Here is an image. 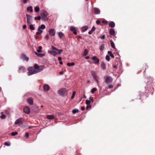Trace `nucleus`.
<instances>
[{"mask_svg":"<svg viewBox=\"0 0 155 155\" xmlns=\"http://www.w3.org/2000/svg\"><path fill=\"white\" fill-rule=\"evenodd\" d=\"M26 15L27 17V21L28 23L29 24L31 23V19L32 18V16L28 14H26Z\"/></svg>","mask_w":155,"mask_h":155,"instance_id":"obj_11","label":"nucleus"},{"mask_svg":"<svg viewBox=\"0 0 155 155\" xmlns=\"http://www.w3.org/2000/svg\"><path fill=\"white\" fill-rule=\"evenodd\" d=\"M91 75L93 77V78L96 80L97 83L98 82L97 80V78L96 76V72L94 71H91Z\"/></svg>","mask_w":155,"mask_h":155,"instance_id":"obj_6","label":"nucleus"},{"mask_svg":"<svg viewBox=\"0 0 155 155\" xmlns=\"http://www.w3.org/2000/svg\"><path fill=\"white\" fill-rule=\"evenodd\" d=\"M52 48L53 50H56V51H57V49H58L57 48H56L55 47H54L53 46H52Z\"/></svg>","mask_w":155,"mask_h":155,"instance_id":"obj_52","label":"nucleus"},{"mask_svg":"<svg viewBox=\"0 0 155 155\" xmlns=\"http://www.w3.org/2000/svg\"><path fill=\"white\" fill-rule=\"evenodd\" d=\"M27 27V26L26 25H24L23 26V28L24 29H25V28H26Z\"/></svg>","mask_w":155,"mask_h":155,"instance_id":"obj_53","label":"nucleus"},{"mask_svg":"<svg viewBox=\"0 0 155 155\" xmlns=\"http://www.w3.org/2000/svg\"><path fill=\"white\" fill-rule=\"evenodd\" d=\"M59 63L60 64H63V62L62 61H60Z\"/></svg>","mask_w":155,"mask_h":155,"instance_id":"obj_61","label":"nucleus"},{"mask_svg":"<svg viewBox=\"0 0 155 155\" xmlns=\"http://www.w3.org/2000/svg\"><path fill=\"white\" fill-rule=\"evenodd\" d=\"M113 86L112 84H110L108 85V88H113Z\"/></svg>","mask_w":155,"mask_h":155,"instance_id":"obj_46","label":"nucleus"},{"mask_svg":"<svg viewBox=\"0 0 155 155\" xmlns=\"http://www.w3.org/2000/svg\"><path fill=\"white\" fill-rule=\"evenodd\" d=\"M0 117L2 119H4L5 118V116L4 114H2L1 116Z\"/></svg>","mask_w":155,"mask_h":155,"instance_id":"obj_41","label":"nucleus"},{"mask_svg":"<svg viewBox=\"0 0 155 155\" xmlns=\"http://www.w3.org/2000/svg\"><path fill=\"white\" fill-rule=\"evenodd\" d=\"M41 19V17L40 16H38L37 17H35V20H37V19L38 20H40Z\"/></svg>","mask_w":155,"mask_h":155,"instance_id":"obj_42","label":"nucleus"},{"mask_svg":"<svg viewBox=\"0 0 155 155\" xmlns=\"http://www.w3.org/2000/svg\"><path fill=\"white\" fill-rule=\"evenodd\" d=\"M39 49L37 50V51L38 53H40L41 52V49H42V47L41 46H39L38 47Z\"/></svg>","mask_w":155,"mask_h":155,"instance_id":"obj_30","label":"nucleus"},{"mask_svg":"<svg viewBox=\"0 0 155 155\" xmlns=\"http://www.w3.org/2000/svg\"><path fill=\"white\" fill-rule=\"evenodd\" d=\"M85 109V108L84 107H81V110H84Z\"/></svg>","mask_w":155,"mask_h":155,"instance_id":"obj_55","label":"nucleus"},{"mask_svg":"<svg viewBox=\"0 0 155 155\" xmlns=\"http://www.w3.org/2000/svg\"><path fill=\"white\" fill-rule=\"evenodd\" d=\"M11 134L12 136H14L18 134V133L17 132H12L11 133Z\"/></svg>","mask_w":155,"mask_h":155,"instance_id":"obj_34","label":"nucleus"},{"mask_svg":"<svg viewBox=\"0 0 155 155\" xmlns=\"http://www.w3.org/2000/svg\"><path fill=\"white\" fill-rule=\"evenodd\" d=\"M109 26L111 28H113L115 26V23L113 21L110 22L109 23Z\"/></svg>","mask_w":155,"mask_h":155,"instance_id":"obj_16","label":"nucleus"},{"mask_svg":"<svg viewBox=\"0 0 155 155\" xmlns=\"http://www.w3.org/2000/svg\"><path fill=\"white\" fill-rule=\"evenodd\" d=\"M88 53V51L87 49H85L84 50L83 55L84 56H86Z\"/></svg>","mask_w":155,"mask_h":155,"instance_id":"obj_26","label":"nucleus"},{"mask_svg":"<svg viewBox=\"0 0 155 155\" xmlns=\"http://www.w3.org/2000/svg\"><path fill=\"white\" fill-rule=\"evenodd\" d=\"M97 91V89L95 88H92L91 90V92L92 93H94Z\"/></svg>","mask_w":155,"mask_h":155,"instance_id":"obj_38","label":"nucleus"},{"mask_svg":"<svg viewBox=\"0 0 155 155\" xmlns=\"http://www.w3.org/2000/svg\"><path fill=\"white\" fill-rule=\"evenodd\" d=\"M4 144L6 146H9L10 145V143L7 142H5Z\"/></svg>","mask_w":155,"mask_h":155,"instance_id":"obj_45","label":"nucleus"},{"mask_svg":"<svg viewBox=\"0 0 155 155\" xmlns=\"http://www.w3.org/2000/svg\"><path fill=\"white\" fill-rule=\"evenodd\" d=\"M50 53L54 55V56L57 54V52L55 51H51L50 52Z\"/></svg>","mask_w":155,"mask_h":155,"instance_id":"obj_24","label":"nucleus"},{"mask_svg":"<svg viewBox=\"0 0 155 155\" xmlns=\"http://www.w3.org/2000/svg\"><path fill=\"white\" fill-rule=\"evenodd\" d=\"M35 53L36 55L40 57H42L45 55V54H39L37 53L36 52H35Z\"/></svg>","mask_w":155,"mask_h":155,"instance_id":"obj_20","label":"nucleus"},{"mask_svg":"<svg viewBox=\"0 0 155 155\" xmlns=\"http://www.w3.org/2000/svg\"><path fill=\"white\" fill-rule=\"evenodd\" d=\"M75 94H76L75 91H74L73 92L72 95V96L71 97V99H73L74 98V97L75 96Z\"/></svg>","mask_w":155,"mask_h":155,"instance_id":"obj_33","label":"nucleus"},{"mask_svg":"<svg viewBox=\"0 0 155 155\" xmlns=\"http://www.w3.org/2000/svg\"><path fill=\"white\" fill-rule=\"evenodd\" d=\"M70 29H75L73 27L71 26L70 27Z\"/></svg>","mask_w":155,"mask_h":155,"instance_id":"obj_60","label":"nucleus"},{"mask_svg":"<svg viewBox=\"0 0 155 155\" xmlns=\"http://www.w3.org/2000/svg\"><path fill=\"white\" fill-rule=\"evenodd\" d=\"M60 74H61V75H62L63 74V73L62 72V71H60Z\"/></svg>","mask_w":155,"mask_h":155,"instance_id":"obj_63","label":"nucleus"},{"mask_svg":"<svg viewBox=\"0 0 155 155\" xmlns=\"http://www.w3.org/2000/svg\"><path fill=\"white\" fill-rule=\"evenodd\" d=\"M71 31H73L74 34V35L77 34V32L76 31V30H71Z\"/></svg>","mask_w":155,"mask_h":155,"instance_id":"obj_44","label":"nucleus"},{"mask_svg":"<svg viewBox=\"0 0 155 155\" xmlns=\"http://www.w3.org/2000/svg\"><path fill=\"white\" fill-rule=\"evenodd\" d=\"M49 36L48 35H47L46 36V37H45V38L47 39H48L49 38Z\"/></svg>","mask_w":155,"mask_h":155,"instance_id":"obj_58","label":"nucleus"},{"mask_svg":"<svg viewBox=\"0 0 155 155\" xmlns=\"http://www.w3.org/2000/svg\"><path fill=\"white\" fill-rule=\"evenodd\" d=\"M30 29H34V27L33 26V25H30Z\"/></svg>","mask_w":155,"mask_h":155,"instance_id":"obj_47","label":"nucleus"},{"mask_svg":"<svg viewBox=\"0 0 155 155\" xmlns=\"http://www.w3.org/2000/svg\"><path fill=\"white\" fill-rule=\"evenodd\" d=\"M22 118H20L18 119H17L15 122V124H21L22 123Z\"/></svg>","mask_w":155,"mask_h":155,"instance_id":"obj_10","label":"nucleus"},{"mask_svg":"<svg viewBox=\"0 0 155 155\" xmlns=\"http://www.w3.org/2000/svg\"><path fill=\"white\" fill-rule=\"evenodd\" d=\"M27 101L28 104L31 105H32L33 104V99L31 97L28 98L27 99Z\"/></svg>","mask_w":155,"mask_h":155,"instance_id":"obj_9","label":"nucleus"},{"mask_svg":"<svg viewBox=\"0 0 155 155\" xmlns=\"http://www.w3.org/2000/svg\"><path fill=\"white\" fill-rule=\"evenodd\" d=\"M23 111L25 113L27 114H29L30 113V108L28 106L25 107L24 108Z\"/></svg>","mask_w":155,"mask_h":155,"instance_id":"obj_8","label":"nucleus"},{"mask_svg":"<svg viewBox=\"0 0 155 155\" xmlns=\"http://www.w3.org/2000/svg\"><path fill=\"white\" fill-rule=\"evenodd\" d=\"M103 23H105V24H107L108 23L107 21H103Z\"/></svg>","mask_w":155,"mask_h":155,"instance_id":"obj_59","label":"nucleus"},{"mask_svg":"<svg viewBox=\"0 0 155 155\" xmlns=\"http://www.w3.org/2000/svg\"><path fill=\"white\" fill-rule=\"evenodd\" d=\"M101 67L102 68L105 70L106 68V66L105 63L104 62H102L101 64Z\"/></svg>","mask_w":155,"mask_h":155,"instance_id":"obj_18","label":"nucleus"},{"mask_svg":"<svg viewBox=\"0 0 155 155\" xmlns=\"http://www.w3.org/2000/svg\"><path fill=\"white\" fill-rule=\"evenodd\" d=\"M95 30H91L89 32H88V34H92L93 32Z\"/></svg>","mask_w":155,"mask_h":155,"instance_id":"obj_43","label":"nucleus"},{"mask_svg":"<svg viewBox=\"0 0 155 155\" xmlns=\"http://www.w3.org/2000/svg\"><path fill=\"white\" fill-rule=\"evenodd\" d=\"M104 44H103L101 45L100 48V49L101 50L103 51L104 50Z\"/></svg>","mask_w":155,"mask_h":155,"instance_id":"obj_31","label":"nucleus"},{"mask_svg":"<svg viewBox=\"0 0 155 155\" xmlns=\"http://www.w3.org/2000/svg\"><path fill=\"white\" fill-rule=\"evenodd\" d=\"M27 10L28 11H30V12H33L32 7L31 6L28 7L27 8Z\"/></svg>","mask_w":155,"mask_h":155,"instance_id":"obj_22","label":"nucleus"},{"mask_svg":"<svg viewBox=\"0 0 155 155\" xmlns=\"http://www.w3.org/2000/svg\"><path fill=\"white\" fill-rule=\"evenodd\" d=\"M45 28V26L44 25H41L39 27L38 29H44Z\"/></svg>","mask_w":155,"mask_h":155,"instance_id":"obj_28","label":"nucleus"},{"mask_svg":"<svg viewBox=\"0 0 155 155\" xmlns=\"http://www.w3.org/2000/svg\"><path fill=\"white\" fill-rule=\"evenodd\" d=\"M105 58H106V59L108 61L110 60V59L109 56L108 55H107L106 56Z\"/></svg>","mask_w":155,"mask_h":155,"instance_id":"obj_36","label":"nucleus"},{"mask_svg":"<svg viewBox=\"0 0 155 155\" xmlns=\"http://www.w3.org/2000/svg\"><path fill=\"white\" fill-rule=\"evenodd\" d=\"M88 27L87 26H84L82 27L81 29H88Z\"/></svg>","mask_w":155,"mask_h":155,"instance_id":"obj_40","label":"nucleus"},{"mask_svg":"<svg viewBox=\"0 0 155 155\" xmlns=\"http://www.w3.org/2000/svg\"><path fill=\"white\" fill-rule=\"evenodd\" d=\"M79 111V110L78 109H74L72 110V113L74 114L77 113H78Z\"/></svg>","mask_w":155,"mask_h":155,"instance_id":"obj_32","label":"nucleus"},{"mask_svg":"<svg viewBox=\"0 0 155 155\" xmlns=\"http://www.w3.org/2000/svg\"><path fill=\"white\" fill-rule=\"evenodd\" d=\"M57 51H58V54H59L63 51V50L62 49L59 50L58 49H57Z\"/></svg>","mask_w":155,"mask_h":155,"instance_id":"obj_37","label":"nucleus"},{"mask_svg":"<svg viewBox=\"0 0 155 155\" xmlns=\"http://www.w3.org/2000/svg\"><path fill=\"white\" fill-rule=\"evenodd\" d=\"M38 31L36 33V34L37 36H36V38H39V37L38 35L40 34H41L42 33V32H43L42 30H38Z\"/></svg>","mask_w":155,"mask_h":155,"instance_id":"obj_17","label":"nucleus"},{"mask_svg":"<svg viewBox=\"0 0 155 155\" xmlns=\"http://www.w3.org/2000/svg\"><path fill=\"white\" fill-rule=\"evenodd\" d=\"M54 116L53 115H48L47 116V118L49 120H52L54 118Z\"/></svg>","mask_w":155,"mask_h":155,"instance_id":"obj_19","label":"nucleus"},{"mask_svg":"<svg viewBox=\"0 0 155 155\" xmlns=\"http://www.w3.org/2000/svg\"><path fill=\"white\" fill-rule=\"evenodd\" d=\"M48 15V14L46 11H43L41 13L42 20L45 21H47L48 19V18L47 17Z\"/></svg>","mask_w":155,"mask_h":155,"instance_id":"obj_2","label":"nucleus"},{"mask_svg":"<svg viewBox=\"0 0 155 155\" xmlns=\"http://www.w3.org/2000/svg\"><path fill=\"white\" fill-rule=\"evenodd\" d=\"M23 2L24 3H26L27 1V0H23Z\"/></svg>","mask_w":155,"mask_h":155,"instance_id":"obj_57","label":"nucleus"},{"mask_svg":"<svg viewBox=\"0 0 155 155\" xmlns=\"http://www.w3.org/2000/svg\"><path fill=\"white\" fill-rule=\"evenodd\" d=\"M21 58L24 60H25L27 61H28L29 59V58L27 57L26 55L24 54H21Z\"/></svg>","mask_w":155,"mask_h":155,"instance_id":"obj_12","label":"nucleus"},{"mask_svg":"<svg viewBox=\"0 0 155 155\" xmlns=\"http://www.w3.org/2000/svg\"><path fill=\"white\" fill-rule=\"evenodd\" d=\"M77 37H78V39H79V38H81V36H77Z\"/></svg>","mask_w":155,"mask_h":155,"instance_id":"obj_62","label":"nucleus"},{"mask_svg":"<svg viewBox=\"0 0 155 155\" xmlns=\"http://www.w3.org/2000/svg\"><path fill=\"white\" fill-rule=\"evenodd\" d=\"M113 67L114 68H116L117 67V66L116 65H113Z\"/></svg>","mask_w":155,"mask_h":155,"instance_id":"obj_64","label":"nucleus"},{"mask_svg":"<svg viewBox=\"0 0 155 155\" xmlns=\"http://www.w3.org/2000/svg\"><path fill=\"white\" fill-rule=\"evenodd\" d=\"M90 101H92V102H93L94 101V99H93V98L92 97H90L89 98Z\"/></svg>","mask_w":155,"mask_h":155,"instance_id":"obj_48","label":"nucleus"},{"mask_svg":"<svg viewBox=\"0 0 155 155\" xmlns=\"http://www.w3.org/2000/svg\"><path fill=\"white\" fill-rule=\"evenodd\" d=\"M91 105L87 106L86 107V109H87L88 108L91 107Z\"/></svg>","mask_w":155,"mask_h":155,"instance_id":"obj_54","label":"nucleus"},{"mask_svg":"<svg viewBox=\"0 0 155 155\" xmlns=\"http://www.w3.org/2000/svg\"><path fill=\"white\" fill-rule=\"evenodd\" d=\"M58 35L60 38H61L64 35L61 32L58 33Z\"/></svg>","mask_w":155,"mask_h":155,"instance_id":"obj_27","label":"nucleus"},{"mask_svg":"<svg viewBox=\"0 0 155 155\" xmlns=\"http://www.w3.org/2000/svg\"><path fill=\"white\" fill-rule=\"evenodd\" d=\"M91 103V101L89 100H86V104L87 105H88L90 104Z\"/></svg>","mask_w":155,"mask_h":155,"instance_id":"obj_39","label":"nucleus"},{"mask_svg":"<svg viewBox=\"0 0 155 155\" xmlns=\"http://www.w3.org/2000/svg\"><path fill=\"white\" fill-rule=\"evenodd\" d=\"M40 10L39 8L38 7H36L35 8V10L36 12H38Z\"/></svg>","mask_w":155,"mask_h":155,"instance_id":"obj_35","label":"nucleus"},{"mask_svg":"<svg viewBox=\"0 0 155 155\" xmlns=\"http://www.w3.org/2000/svg\"><path fill=\"white\" fill-rule=\"evenodd\" d=\"M25 136L27 137H28L29 136V134L28 133H26L25 134Z\"/></svg>","mask_w":155,"mask_h":155,"instance_id":"obj_49","label":"nucleus"},{"mask_svg":"<svg viewBox=\"0 0 155 155\" xmlns=\"http://www.w3.org/2000/svg\"><path fill=\"white\" fill-rule=\"evenodd\" d=\"M105 35H103V36H101L100 38L102 39H104L105 38Z\"/></svg>","mask_w":155,"mask_h":155,"instance_id":"obj_51","label":"nucleus"},{"mask_svg":"<svg viewBox=\"0 0 155 155\" xmlns=\"http://www.w3.org/2000/svg\"><path fill=\"white\" fill-rule=\"evenodd\" d=\"M74 65H75V63L74 62H71V63L68 62L67 63V65L68 66H74Z\"/></svg>","mask_w":155,"mask_h":155,"instance_id":"obj_25","label":"nucleus"},{"mask_svg":"<svg viewBox=\"0 0 155 155\" xmlns=\"http://www.w3.org/2000/svg\"><path fill=\"white\" fill-rule=\"evenodd\" d=\"M110 45H111V47L112 48H115L114 44V42L112 40L110 41Z\"/></svg>","mask_w":155,"mask_h":155,"instance_id":"obj_29","label":"nucleus"},{"mask_svg":"<svg viewBox=\"0 0 155 155\" xmlns=\"http://www.w3.org/2000/svg\"><path fill=\"white\" fill-rule=\"evenodd\" d=\"M49 32L50 36H54L55 35V31L54 30H49Z\"/></svg>","mask_w":155,"mask_h":155,"instance_id":"obj_13","label":"nucleus"},{"mask_svg":"<svg viewBox=\"0 0 155 155\" xmlns=\"http://www.w3.org/2000/svg\"><path fill=\"white\" fill-rule=\"evenodd\" d=\"M110 34L112 35H114L115 34L114 30H110Z\"/></svg>","mask_w":155,"mask_h":155,"instance_id":"obj_23","label":"nucleus"},{"mask_svg":"<svg viewBox=\"0 0 155 155\" xmlns=\"http://www.w3.org/2000/svg\"><path fill=\"white\" fill-rule=\"evenodd\" d=\"M108 54L112 58H114V55L112 54L111 51H108L107 52Z\"/></svg>","mask_w":155,"mask_h":155,"instance_id":"obj_21","label":"nucleus"},{"mask_svg":"<svg viewBox=\"0 0 155 155\" xmlns=\"http://www.w3.org/2000/svg\"><path fill=\"white\" fill-rule=\"evenodd\" d=\"M45 67L44 65L39 66L36 64H35L33 67H30L28 69V75H31L40 72L45 68Z\"/></svg>","mask_w":155,"mask_h":155,"instance_id":"obj_1","label":"nucleus"},{"mask_svg":"<svg viewBox=\"0 0 155 155\" xmlns=\"http://www.w3.org/2000/svg\"><path fill=\"white\" fill-rule=\"evenodd\" d=\"M105 82L107 84H110L113 81V79L112 77L109 76L105 78Z\"/></svg>","mask_w":155,"mask_h":155,"instance_id":"obj_4","label":"nucleus"},{"mask_svg":"<svg viewBox=\"0 0 155 155\" xmlns=\"http://www.w3.org/2000/svg\"><path fill=\"white\" fill-rule=\"evenodd\" d=\"M94 10L95 14H100V10L99 8H94Z\"/></svg>","mask_w":155,"mask_h":155,"instance_id":"obj_14","label":"nucleus"},{"mask_svg":"<svg viewBox=\"0 0 155 155\" xmlns=\"http://www.w3.org/2000/svg\"><path fill=\"white\" fill-rule=\"evenodd\" d=\"M26 71L25 68L22 66H21L19 67L18 72L19 73H24Z\"/></svg>","mask_w":155,"mask_h":155,"instance_id":"obj_7","label":"nucleus"},{"mask_svg":"<svg viewBox=\"0 0 155 155\" xmlns=\"http://www.w3.org/2000/svg\"><path fill=\"white\" fill-rule=\"evenodd\" d=\"M67 91V90L66 88H63L58 90V92L59 95L64 96Z\"/></svg>","mask_w":155,"mask_h":155,"instance_id":"obj_3","label":"nucleus"},{"mask_svg":"<svg viewBox=\"0 0 155 155\" xmlns=\"http://www.w3.org/2000/svg\"><path fill=\"white\" fill-rule=\"evenodd\" d=\"M43 88L45 91H48L50 89V87L47 84L43 86Z\"/></svg>","mask_w":155,"mask_h":155,"instance_id":"obj_15","label":"nucleus"},{"mask_svg":"<svg viewBox=\"0 0 155 155\" xmlns=\"http://www.w3.org/2000/svg\"><path fill=\"white\" fill-rule=\"evenodd\" d=\"M91 59L94 61L93 63L95 64H98L99 63V60L96 56H94L91 58Z\"/></svg>","mask_w":155,"mask_h":155,"instance_id":"obj_5","label":"nucleus"},{"mask_svg":"<svg viewBox=\"0 0 155 155\" xmlns=\"http://www.w3.org/2000/svg\"><path fill=\"white\" fill-rule=\"evenodd\" d=\"M61 58L60 57H58V60L59 61H61Z\"/></svg>","mask_w":155,"mask_h":155,"instance_id":"obj_56","label":"nucleus"},{"mask_svg":"<svg viewBox=\"0 0 155 155\" xmlns=\"http://www.w3.org/2000/svg\"><path fill=\"white\" fill-rule=\"evenodd\" d=\"M96 23L97 25H99L100 23V21L99 20H97L96 21Z\"/></svg>","mask_w":155,"mask_h":155,"instance_id":"obj_50","label":"nucleus"}]
</instances>
